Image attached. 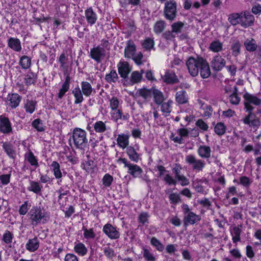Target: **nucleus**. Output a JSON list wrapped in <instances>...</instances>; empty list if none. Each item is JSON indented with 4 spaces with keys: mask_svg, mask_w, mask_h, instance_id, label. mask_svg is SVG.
<instances>
[{
    "mask_svg": "<svg viewBox=\"0 0 261 261\" xmlns=\"http://www.w3.org/2000/svg\"><path fill=\"white\" fill-rule=\"evenodd\" d=\"M143 255L144 258L147 261H155V256L148 249L144 248L143 249Z\"/></svg>",
    "mask_w": 261,
    "mask_h": 261,
    "instance_id": "nucleus-52",
    "label": "nucleus"
},
{
    "mask_svg": "<svg viewBox=\"0 0 261 261\" xmlns=\"http://www.w3.org/2000/svg\"><path fill=\"white\" fill-rule=\"evenodd\" d=\"M113 180V178L111 175L109 174H106L103 176L102 179V184L105 187H110L112 184Z\"/></svg>",
    "mask_w": 261,
    "mask_h": 261,
    "instance_id": "nucleus-57",
    "label": "nucleus"
},
{
    "mask_svg": "<svg viewBox=\"0 0 261 261\" xmlns=\"http://www.w3.org/2000/svg\"><path fill=\"white\" fill-rule=\"evenodd\" d=\"M30 185L28 188V190L30 191H32L35 193H39L41 190L42 187L40 186L39 184L37 182L34 181H31Z\"/></svg>",
    "mask_w": 261,
    "mask_h": 261,
    "instance_id": "nucleus-51",
    "label": "nucleus"
},
{
    "mask_svg": "<svg viewBox=\"0 0 261 261\" xmlns=\"http://www.w3.org/2000/svg\"><path fill=\"white\" fill-rule=\"evenodd\" d=\"M248 114L243 119L242 121L245 125L250 127L257 128L260 125V119L252 111H248Z\"/></svg>",
    "mask_w": 261,
    "mask_h": 261,
    "instance_id": "nucleus-8",
    "label": "nucleus"
},
{
    "mask_svg": "<svg viewBox=\"0 0 261 261\" xmlns=\"http://www.w3.org/2000/svg\"><path fill=\"white\" fill-rule=\"evenodd\" d=\"M3 148L6 152L7 154L11 158H14L16 155V152L13 149L12 145L8 143L5 142L3 144Z\"/></svg>",
    "mask_w": 261,
    "mask_h": 261,
    "instance_id": "nucleus-38",
    "label": "nucleus"
},
{
    "mask_svg": "<svg viewBox=\"0 0 261 261\" xmlns=\"http://www.w3.org/2000/svg\"><path fill=\"white\" fill-rule=\"evenodd\" d=\"M69 89V81L68 79H66L65 82L62 85V88L60 89L59 93H58V97L60 98H61L65 94L66 92L68 91V90Z\"/></svg>",
    "mask_w": 261,
    "mask_h": 261,
    "instance_id": "nucleus-54",
    "label": "nucleus"
},
{
    "mask_svg": "<svg viewBox=\"0 0 261 261\" xmlns=\"http://www.w3.org/2000/svg\"><path fill=\"white\" fill-rule=\"evenodd\" d=\"M83 235L85 239L87 240L94 239L96 236V234L93 228H83Z\"/></svg>",
    "mask_w": 261,
    "mask_h": 261,
    "instance_id": "nucleus-49",
    "label": "nucleus"
},
{
    "mask_svg": "<svg viewBox=\"0 0 261 261\" xmlns=\"http://www.w3.org/2000/svg\"><path fill=\"white\" fill-rule=\"evenodd\" d=\"M176 100L180 104L185 103L188 101L186 92L184 90L178 91L176 94Z\"/></svg>",
    "mask_w": 261,
    "mask_h": 261,
    "instance_id": "nucleus-41",
    "label": "nucleus"
},
{
    "mask_svg": "<svg viewBox=\"0 0 261 261\" xmlns=\"http://www.w3.org/2000/svg\"><path fill=\"white\" fill-rule=\"evenodd\" d=\"M93 92L94 89L89 82H82L81 83V88L77 86L72 91L75 99L74 103H81L84 100L83 95L86 97H90Z\"/></svg>",
    "mask_w": 261,
    "mask_h": 261,
    "instance_id": "nucleus-1",
    "label": "nucleus"
},
{
    "mask_svg": "<svg viewBox=\"0 0 261 261\" xmlns=\"http://www.w3.org/2000/svg\"><path fill=\"white\" fill-rule=\"evenodd\" d=\"M241 225L232 226L230 228V234L232 237L233 243H236L241 240V233L242 232Z\"/></svg>",
    "mask_w": 261,
    "mask_h": 261,
    "instance_id": "nucleus-23",
    "label": "nucleus"
},
{
    "mask_svg": "<svg viewBox=\"0 0 261 261\" xmlns=\"http://www.w3.org/2000/svg\"><path fill=\"white\" fill-rule=\"evenodd\" d=\"M226 93L230 94L229 101L233 105H238L240 102V98L237 94V89L236 86H227L225 87Z\"/></svg>",
    "mask_w": 261,
    "mask_h": 261,
    "instance_id": "nucleus-17",
    "label": "nucleus"
},
{
    "mask_svg": "<svg viewBox=\"0 0 261 261\" xmlns=\"http://www.w3.org/2000/svg\"><path fill=\"white\" fill-rule=\"evenodd\" d=\"M106 56L105 49L100 46L93 47L90 50V57L97 63H100Z\"/></svg>",
    "mask_w": 261,
    "mask_h": 261,
    "instance_id": "nucleus-11",
    "label": "nucleus"
},
{
    "mask_svg": "<svg viewBox=\"0 0 261 261\" xmlns=\"http://www.w3.org/2000/svg\"><path fill=\"white\" fill-rule=\"evenodd\" d=\"M142 45L143 48L146 50H150L153 48L154 46V41L151 38H147L144 40Z\"/></svg>",
    "mask_w": 261,
    "mask_h": 261,
    "instance_id": "nucleus-56",
    "label": "nucleus"
},
{
    "mask_svg": "<svg viewBox=\"0 0 261 261\" xmlns=\"http://www.w3.org/2000/svg\"><path fill=\"white\" fill-rule=\"evenodd\" d=\"M104 254L108 258H111L114 256V252L113 249L109 247H106L103 248Z\"/></svg>",
    "mask_w": 261,
    "mask_h": 261,
    "instance_id": "nucleus-64",
    "label": "nucleus"
},
{
    "mask_svg": "<svg viewBox=\"0 0 261 261\" xmlns=\"http://www.w3.org/2000/svg\"><path fill=\"white\" fill-rule=\"evenodd\" d=\"M139 147L136 145V148L132 146H128L126 149V152L129 159L135 163H138L140 160L141 154L138 153Z\"/></svg>",
    "mask_w": 261,
    "mask_h": 261,
    "instance_id": "nucleus-15",
    "label": "nucleus"
},
{
    "mask_svg": "<svg viewBox=\"0 0 261 261\" xmlns=\"http://www.w3.org/2000/svg\"><path fill=\"white\" fill-rule=\"evenodd\" d=\"M37 80V75L33 72H28L25 75L24 81L26 86L34 84Z\"/></svg>",
    "mask_w": 261,
    "mask_h": 261,
    "instance_id": "nucleus-37",
    "label": "nucleus"
},
{
    "mask_svg": "<svg viewBox=\"0 0 261 261\" xmlns=\"http://www.w3.org/2000/svg\"><path fill=\"white\" fill-rule=\"evenodd\" d=\"M129 136L128 135L119 134L117 138L118 146L122 149L127 148L129 144Z\"/></svg>",
    "mask_w": 261,
    "mask_h": 261,
    "instance_id": "nucleus-27",
    "label": "nucleus"
},
{
    "mask_svg": "<svg viewBox=\"0 0 261 261\" xmlns=\"http://www.w3.org/2000/svg\"><path fill=\"white\" fill-rule=\"evenodd\" d=\"M173 103V101L168 100L167 102H162L161 103V111L163 113L164 115H168L172 110L171 105Z\"/></svg>",
    "mask_w": 261,
    "mask_h": 261,
    "instance_id": "nucleus-40",
    "label": "nucleus"
},
{
    "mask_svg": "<svg viewBox=\"0 0 261 261\" xmlns=\"http://www.w3.org/2000/svg\"><path fill=\"white\" fill-rule=\"evenodd\" d=\"M214 130L218 135L222 136L225 133L226 126L222 122L218 123L214 127Z\"/></svg>",
    "mask_w": 261,
    "mask_h": 261,
    "instance_id": "nucleus-48",
    "label": "nucleus"
},
{
    "mask_svg": "<svg viewBox=\"0 0 261 261\" xmlns=\"http://www.w3.org/2000/svg\"><path fill=\"white\" fill-rule=\"evenodd\" d=\"M201 60H203L201 57H190L186 62V65L189 72L193 76H195L198 75L199 67L202 63Z\"/></svg>",
    "mask_w": 261,
    "mask_h": 261,
    "instance_id": "nucleus-6",
    "label": "nucleus"
},
{
    "mask_svg": "<svg viewBox=\"0 0 261 261\" xmlns=\"http://www.w3.org/2000/svg\"><path fill=\"white\" fill-rule=\"evenodd\" d=\"M85 15L87 22L91 25L94 24L97 19V15L91 7L85 10Z\"/></svg>",
    "mask_w": 261,
    "mask_h": 261,
    "instance_id": "nucleus-21",
    "label": "nucleus"
},
{
    "mask_svg": "<svg viewBox=\"0 0 261 261\" xmlns=\"http://www.w3.org/2000/svg\"><path fill=\"white\" fill-rule=\"evenodd\" d=\"M94 129L96 133H102L107 129L105 123L102 121H98L93 125Z\"/></svg>",
    "mask_w": 261,
    "mask_h": 261,
    "instance_id": "nucleus-43",
    "label": "nucleus"
},
{
    "mask_svg": "<svg viewBox=\"0 0 261 261\" xmlns=\"http://www.w3.org/2000/svg\"><path fill=\"white\" fill-rule=\"evenodd\" d=\"M32 224L36 225L39 223H45L49 218L48 213L43 208L34 207L29 213Z\"/></svg>",
    "mask_w": 261,
    "mask_h": 261,
    "instance_id": "nucleus-2",
    "label": "nucleus"
},
{
    "mask_svg": "<svg viewBox=\"0 0 261 261\" xmlns=\"http://www.w3.org/2000/svg\"><path fill=\"white\" fill-rule=\"evenodd\" d=\"M136 51V46L133 41L129 40L127 41L125 48L124 55L127 58L130 59L135 55Z\"/></svg>",
    "mask_w": 261,
    "mask_h": 261,
    "instance_id": "nucleus-25",
    "label": "nucleus"
},
{
    "mask_svg": "<svg viewBox=\"0 0 261 261\" xmlns=\"http://www.w3.org/2000/svg\"><path fill=\"white\" fill-rule=\"evenodd\" d=\"M30 206L31 205L29 204L28 201H25L24 203L20 206L19 210V213L21 215H24L27 213Z\"/></svg>",
    "mask_w": 261,
    "mask_h": 261,
    "instance_id": "nucleus-59",
    "label": "nucleus"
},
{
    "mask_svg": "<svg viewBox=\"0 0 261 261\" xmlns=\"http://www.w3.org/2000/svg\"><path fill=\"white\" fill-rule=\"evenodd\" d=\"M196 125L204 131L207 130L208 128V125L202 119H198L196 122Z\"/></svg>",
    "mask_w": 261,
    "mask_h": 261,
    "instance_id": "nucleus-60",
    "label": "nucleus"
},
{
    "mask_svg": "<svg viewBox=\"0 0 261 261\" xmlns=\"http://www.w3.org/2000/svg\"><path fill=\"white\" fill-rule=\"evenodd\" d=\"M244 45L246 50L250 52L255 51L257 47L256 41L252 38L246 39L244 41Z\"/></svg>",
    "mask_w": 261,
    "mask_h": 261,
    "instance_id": "nucleus-30",
    "label": "nucleus"
},
{
    "mask_svg": "<svg viewBox=\"0 0 261 261\" xmlns=\"http://www.w3.org/2000/svg\"><path fill=\"white\" fill-rule=\"evenodd\" d=\"M119 164H123L125 168H127V173L135 178L139 177L143 172L138 165L130 163L126 158H120L117 160Z\"/></svg>",
    "mask_w": 261,
    "mask_h": 261,
    "instance_id": "nucleus-4",
    "label": "nucleus"
},
{
    "mask_svg": "<svg viewBox=\"0 0 261 261\" xmlns=\"http://www.w3.org/2000/svg\"><path fill=\"white\" fill-rule=\"evenodd\" d=\"M72 139L76 148L83 149L88 141L87 133L81 128L76 127L73 130Z\"/></svg>",
    "mask_w": 261,
    "mask_h": 261,
    "instance_id": "nucleus-3",
    "label": "nucleus"
},
{
    "mask_svg": "<svg viewBox=\"0 0 261 261\" xmlns=\"http://www.w3.org/2000/svg\"><path fill=\"white\" fill-rule=\"evenodd\" d=\"M177 135L172 133L171 139L175 143L182 144L184 142L183 138L189 135V130L186 128L182 127L177 130Z\"/></svg>",
    "mask_w": 261,
    "mask_h": 261,
    "instance_id": "nucleus-13",
    "label": "nucleus"
},
{
    "mask_svg": "<svg viewBox=\"0 0 261 261\" xmlns=\"http://www.w3.org/2000/svg\"><path fill=\"white\" fill-rule=\"evenodd\" d=\"M181 207L184 214V222L186 225L194 224L200 220V216L191 212L187 204H183Z\"/></svg>",
    "mask_w": 261,
    "mask_h": 261,
    "instance_id": "nucleus-5",
    "label": "nucleus"
},
{
    "mask_svg": "<svg viewBox=\"0 0 261 261\" xmlns=\"http://www.w3.org/2000/svg\"><path fill=\"white\" fill-rule=\"evenodd\" d=\"M241 45L238 41L235 42L232 45V54L237 56L240 53Z\"/></svg>",
    "mask_w": 261,
    "mask_h": 261,
    "instance_id": "nucleus-63",
    "label": "nucleus"
},
{
    "mask_svg": "<svg viewBox=\"0 0 261 261\" xmlns=\"http://www.w3.org/2000/svg\"><path fill=\"white\" fill-rule=\"evenodd\" d=\"M143 73V70H141V73L137 71L133 72L130 75V82L134 84L140 82L142 79Z\"/></svg>",
    "mask_w": 261,
    "mask_h": 261,
    "instance_id": "nucleus-45",
    "label": "nucleus"
},
{
    "mask_svg": "<svg viewBox=\"0 0 261 261\" xmlns=\"http://www.w3.org/2000/svg\"><path fill=\"white\" fill-rule=\"evenodd\" d=\"M12 238L13 235L9 231H6L3 234V240L6 243H11Z\"/></svg>",
    "mask_w": 261,
    "mask_h": 261,
    "instance_id": "nucleus-62",
    "label": "nucleus"
},
{
    "mask_svg": "<svg viewBox=\"0 0 261 261\" xmlns=\"http://www.w3.org/2000/svg\"><path fill=\"white\" fill-rule=\"evenodd\" d=\"M8 46L13 50L19 52L21 50V45L19 39L10 37L8 41Z\"/></svg>",
    "mask_w": 261,
    "mask_h": 261,
    "instance_id": "nucleus-26",
    "label": "nucleus"
},
{
    "mask_svg": "<svg viewBox=\"0 0 261 261\" xmlns=\"http://www.w3.org/2000/svg\"><path fill=\"white\" fill-rule=\"evenodd\" d=\"M165 28V23L163 21H157L154 25V31L156 34L162 32Z\"/></svg>",
    "mask_w": 261,
    "mask_h": 261,
    "instance_id": "nucleus-55",
    "label": "nucleus"
},
{
    "mask_svg": "<svg viewBox=\"0 0 261 261\" xmlns=\"http://www.w3.org/2000/svg\"><path fill=\"white\" fill-rule=\"evenodd\" d=\"M176 4L174 1H171L165 4V15L167 19L172 20L176 16Z\"/></svg>",
    "mask_w": 261,
    "mask_h": 261,
    "instance_id": "nucleus-10",
    "label": "nucleus"
},
{
    "mask_svg": "<svg viewBox=\"0 0 261 261\" xmlns=\"http://www.w3.org/2000/svg\"><path fill=\"white\" fill-rule=\"evenodd\" d=\"M211 149L209 146H200L198 150L199 155L203 158H208L211 156Z\"/></svg>",
    "mask_w": 261,
    "mask_h": 261,
    "instance_id": "nucleus-33",
    "label": "nucleus"
},
{
    "mask_svg": "<svg viewBox=\"0 0 261 261\" xmlns=\"http://www.w3.org/2000/svg\"><path fill=\"white\" fill-rule=\"evenodd\" d=\"M8 104L12 108H15L18 106L20 102L21 97L16 93L9 94L8 96Z\"/></svg>",
    "mask_w": 261,
    "mask_h": 261,
    "instance_id": "nucleus-28",
    "label": "nucleus"
},
{
    "mask_svg": "<svg viewBox=\"0 0 261 261\" xmlns=\"http://www.w3.org/2000/svg\"><path fill=\"white\" fill-rule=\"evenodd\" d=\"M36 108V102L32 100H27L24 103V109L27 113H33Z\"/></svg>",
    "mask_w": 261,
    "mask_h": 261,
    "instance_id": "nucleus-44",
    "label": "nucleus"
},
{
    "mask_svg": "<svg viewBox=\"0 0 261 261\" xmlns=\"http://www.w3.org/2000/svg\"><path fill=\"white\" fill-rule=\"evenodd\" d=\"M74 251L81 256L86 255L88 252V248L82 242H75L73 247Z\"/></svg>",
    "mask_w": 261,
    "mask_h": 261,
    "instance_id": "nucleus-22",
    "label": "nucleus"
},
{
    "mask_svg": "<svg viewBox=\"0 0 261 261\" xmlns=\"http://www.w3.org/2000/svg\"><path fill=\"white\" fill-rule=\"evenodd\" d=\"M118 79V76L116 71L112 70L105 76V80L109 83H115Z\"/></svg>",
    "mask_w": 261,
    "mask_h": 261,
    "instance_id": "nucleus-42",
    "label": "nucleus"
},
{
    "mask_svg": "<svg viewBox=\"0 0 261 261\" xmlns=\"http://www.w3.org/2000/svg\"><path fill=\"white\" fill-rule=\"evenodd\" d=\"M33 126L36 128L38 131L42 132L44 130L42 123L39 119H36L32 122Z\"/></svg>",
    "mask_w": 261,
    "mask_h": 261,
    "instance_id": "nucleus-58",
    "label": "nucleus"
},
{
    "mask_svg": "<svg viewBox=\"0 0 261 261\" xmlns=\"http://www.w3.org/2000/svg\"><path fill=\"white\" fill-rule=\"evenodd\" d=\"M122 101L116 97H112L109 99V108L111 109L122 108Z\"/></svg>",
    "mask_w": 261,
    "mask_h": 261,
    "instance_id": "nucleus-39",
    "label": "nucleus"
},
{
    "mask_svg": "<svg viewBox=\"0 0 261 261\" xmlns=\"http://www.w3.org/2000/svg\"><path fill=\"white\" fill-rule=\"evenodd\" d=\"M110 114L111 119L115 122H117L122 119L127 120L129 117L128 114L123 115L122 108L111 109Z\"/></svg>",
    "mask_w": 261,
    "mask_h": 261,
    "instance_id": "nucleus-16",
    "label": "nucleus"
},
{
    "mask_svg": "<svg viewBox=\"0 0 261 261\" xmlns=\"http://www.w3.org/2000/svg\"><path fill=\"white\" fill-rule=\"evenodd\" d=\"M119 74L122 78L125 79L131 71V68L129 64L125 61L120 62L117 64Z\"/></svg>",
    "mask_w": 261,
    "mask_h": 261,
    "instance_id": "nucleus-18",
    "label": "nucleus"
},
{
    "mask_svg": "<svg viewBox=\"0 0 261 261\" xmlns=\"http://www.w3.org/2000/svg\"><path fill=\"white\" fill-rule=\"evenodd\" d=\"M186 161L188 164L192 165L194 170H201L204 167V162L199 159H197L193 155H188L186 157Z\"/></svg>",
    "mask_w": 261,
    "mask_h": 261,
    "instance_id": "nucleus-14",
    "label": "nucleus"
},
{
    "mask_svg": "<svg viewBox=\"0 0 261 261\" xmlns=\"http://www.w3.org/2000/svg\"><path fill=\"white\" fill-rule=\"evenodd\" d=\"M102 231L109 238L112 240L118 239L120 236L116 227L110 223H107L103 226Z\"/></svg>",
    "mask_w": 261,
    "mask_h": 261,
    "instance_id": "nucleus-9",
    "label": "nucleus"
},
{
    "mask_svg": "<svg viewBox=\"0 0 261 261\" xmlns=\"http://www.w3.org/2000/svg\"><path fill=\"white\" fill-rule=\"evenodd\" d=\"M59 62L60 64V68H61L62 69L64 70L67 68V58L64 54H62L60 55L59 58Z\"/></svg>",
    "mask_w": 261,
    "mask_h": 261,
    "instance_id": "nucleus-61",
    "label": "nucleus"
},
{
    "mask_svg": "<svg viewBox=\"0 0 261 261\" xmlns=\"http://www.w3.org/2000/svg\"><path fill=\"white\" fill-rule=\"evenodd\" d=\"M243 13H234L230 14L228 17V21L233 25H236L238 24H241Z\"/></svg>",
    "mask_w": 261,
    "mask_h": 261,
    "instance_id": "nucleus-31",
    "label": "nucleus"
},
{
    "mask_svg": "<svg viewBox=\"0 0 261 261\" xmlns=\"http://www.w3.org/2000/svg\"><path fill=\"white\" fill-rule=\"evenodd\" d=\"M184 24L181 21L176 22L171 25L172 31L174 33H180L183 29Z\"/></svg>",
    "mask_w": 261,
    "mask_h": 261,
    "instance_id": "nucleus-50",
    "label": "nucleus"
},
{
    "mask_svg": "<svg viewBox=\"0 0 261 261\" xmlns=\"http://www.w3.org/2000/svg\"><path fill=\"white\" fill-rule=\"evenodd\" d=\"M39 241L37 238L29 239L25 245L27 250L30 252L36 251L39 247Z\"/></svg>",
    "mask_w": 261,
    "mask_h": 261,
    "instance_id": "nucleus-29",
    "label": "nucleus"
},
{
    "mask_svg": "<svg viewBox=\"0 0 261 261\" xmlns=\"http://www.w3.org/2000/svg\"><path fill=\"white\" fill-rule=\"evenodd\" d=\"M50 167L55 177L58 179L61 178L62 174L60 170V166L59 164L56 161H53Z\"/></svg>",
    "mask_w": 261,
    "mask_h": 261,
    "instance_id": "nucleus-35",
    "label": "nucleus"
},
{
    "mask_svg": "<svg viewBox=\"0 0 261 261\" xmlns=\"http://www.w3.org/2000/svg\"><path fill=\"white\" fill-rule=\"evenodd\" d=\"M208 49L214 53H219L223 50V43L219 40L212 41L208 47Z\"/></svg>",
    "mask_w": 261,
    "mask_h": 261,
    "instance_id": "nucleus-32",
    "label": "nucleus"
},
{
    "mask_svg": "<svg viewBox=\"0 0 261 261\" xmlns=\"http://www.w3.org/2000/svg\"><path fill=\"white\" fill-rule=\"evenodd\" d=\"M154 101L157 105H161L164 100V97L162 92L155 88L153 89L152 94Z\"/></svg>",
    "mask_w": 261,
    "mask_h": 261,
    "instance_id": "nucleus-34",
    "label": "nucleus"
},
{
    "mask_svg": "<svg viewBox=\"0 0 261 261\" xmlns=\"http://www.w3.org/2000/svg\"><path fill=\"white\" fill-rule=\"evenodd\" d=\"M153 89H147L146 88H142L137 90V94L142 97L145 99L150 98L152 94Z\"/></svg>",
    "mask_w": 261,
    "mask_h": 261,
    "instance_id": "nucleus-36",
    "label": "nucleus"
},
{
    "mask_svg": "<svg viewBox=\"0 0 261 261\" xmlns=\"http://www.w3.org/2000/svg\"><path fill=\"white\" fill-rule=\"evenodd\" d=\"M244 99V103L246 111H252L254 109L253 106H257L261 104V100L256 96L248 93H246L243 95Z\"/></svg>",
    "mask_w": 261,
    "mask_h": 261,
    "instance_id": "nucleus-7",
    "label": "nucleus"
},
{
    "mask_svg": "<svg viewBox=\"0 0 261 261\" xmlns=\"http://www.w3.org/2000/svg\"><path fill=\"white\" fill-rule=\"evenodd\" d=\"M150 244L159 251H162L164 249L163 245L155 237H152L151 239Z\"/></svg>",
    "mask_w": 261,
    "mask_h": 261,
    "instance_id": "nucleus-53",
    "label": "nucleus"
},
{
    "mask_svg": "<svg viewBox=\"0 0 261 261\" xmlns=\"http://www.w3.org/2000/svg\"><path fill=\"white\" fill-rule=\"evenodd\" d=\"M19 64L22 68L28 69L31 65V59L28 56H23L20 58Z\"/></svg>",
    "mask_w": 261,
    "mask_h": 261,
    "instance_id": "nucleus-47",
    "label": "nucleus"
},
{
    "mask_svg": "<svg viewBox=\"0 0 261 261\" xmlns=\"http://www.w3.org/2000/svg\"><path fill=\"white\" fill-rule=\"evenodd\" d=\"M202 63L199 67L201 76L203 78H207L211 74V70L207 61L203 59L201 60Z\"/></svg>",
    "mask_w": 261,
    "mask_h": 261,
    "instance_id": "nucleus-24",
    "label": "nucleus"
},
{
    "mask_svg": "<svg viewBox=\"0 0 261 261\" xmlns=\"http://www.w3.org/2000/svg\"><path fill=\"white\" fill-rule=\"evenodd\" d=\"M211 65L214 70L220 71L225 67L226 61L221 56L217 54L212 58Z\"/></svg>",
    "mask_w": 261,
    "mask_h": 261,
    "instance_id": "nucleus-12",
    "label": "nucleus"
},
{
    "mask_svg": "<svg viewBox=\"0 0 261 261\" xmlns=\"http://www.w3.org/2000/svg\"><path fill=\"white\" fill-rule=\"evenodd\" d=\"M25 158L32 166H38L37 160L32 151H29L25 155Z\"/></svg>",
    "mask_w": 261,
    "mask_h": 261,
    "instance_id": "nucleus-46",
    "label": "nucleus"
},
{
    "mask_svg": "<svg viewBox=\"0 0 261 261\" xmlns=\"http://www.w3.org/2000/svg\"><path fill=\"white\" fill-rule=\"evenodd\" d=\"M0 131L7 134L12 131L11 123L8 118L5 117H0Z\"/></svg>",
    "mask_w": 261,
    "mask_h": 261,
    "instance_id": "nucleus-20",
    "label": "nucleus"
},
{
    "mask_svg": "<svg viewBox=\"0 0 261 261\" xmlns=\"http://www.w3.org/2000/svg\"><path fill=\"white\" fill-rule=\"evenodd\" d=\"M254 21V16L249 12H244L242 16L241 25L243 27L246 28L253 24Z\"/></svg>",
    "mask_w": 261,
    "mask_h": 261,
    "instance_id": "nucleus-19",
    "label": "nucleus"
}]
</instances>
